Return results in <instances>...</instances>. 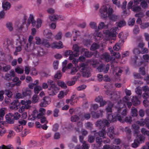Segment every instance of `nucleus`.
<instances>
[{"label":"nucleus","instance_id":"nucleus-1","mask_svg":"<svg viewBox=\"0 0 149 149\" xmlns=\"http://www.w3.org/2000/svg\"><path fill=\"white\" fill-rule=\"evenodd\" d=\"M117 109L118 113L114 116L111 113H109L108 114L107 117L108 120L106 119H104L102 120H99L96 123V126L99 127L100 129L102 128V129L97 133L95 134V136H97L98 135L100 137L105 138L106 134V132L105 130V125H108L110 123L114 122L117 120H118L121 122H123L122 119V117L119 114L120 112H118V109L117 108Z\"/></svg>","mask_w":149,"mask_h":149},{"label":"nucleus","instance_id":"nucleus-2","mask_svg":"<svg viewBox=\"0 0 149 149\" xmlns=\"http://www.w3.org/2000/svg\"><path fill=\"white\" fill-rule=\"evenodd\" d=\"M33 37L31 36H30L28 38V43H26L24 47L25 50L28 52H31V53L35 55L42 56L46 54V53L44 51L42 48L40 47H38L36 44H34L33 41Z\"/></svg>","mask_w":149,"mask_h":149},{"label":"nucleus","instance_id":"nucleus-3","mask_svg":"<svg viewBox=\"0 0 149 149\" xmlns=\"http://www.w3.org/2000/svg\"><path fill=\"white\" fill-rule=\"evenodd\" d=\"M100 12L101 17L104 18L109 17L110 19L112 21H116L119 18L118 16L112 14L113 10L108 5L103 6L100 10Z\"/></svg>","mask_w":149,"mask_h":149},{"label":"nucleus","instance_id":"nucleus-4","mask_svg":"<svg viewBox=\"0 0 149 149\" xmlns=\"http://www.w3.org/2000/svg\"><path fill=\"white\" fill-rule=\"evenodd\" d=\"M78 70L82 72V76L85 77H89L91 75L89 69L88 68L86 64L85 63H81L79 66L74 67L71 69L70 73L72 75L74 74Z\"/></svg>","mask_w":149,"mask_h":149},{"label":"nucleus","instance_id":"nucleus-5","mask_svg":"<svg viewBox=\"0 0 149 149\" xmlns=\"http://www.w3.org/2000/svg\"><path fill=\"white\" fill-rule=\"evenodd\" d=\"M129 98L128 97L125 96L122 100H120L117 103L116 106V108L118 109V111L119 112L121 111V108L125 106V104L126 103L128 107L130 108L132 105V103L131 102H129Z\"/></svg>","mask_w":149,"mask_h":149},{"label":"nucleus","instance_id":"nucleus-6","mask_svg":"<svg viewBox=\"0 0 149 149\" xmlns=\"http://www.w3.org/2000/svg\"><path fill=\"white\" fill-rule=\"evenodd\" d=\"M133 1H130L127 5V8L128 9H132V10L134 12H139L141 10V8L136 4H133Z\"/></svg>","mask_w":149,"mask_h":149},{"label":"nucleus","instance_id":"nucleus-7","mask_svg":"<svg viewBox=\"0 0 149 149\" xmlns=\"http://www.w3.org/2000/svg\"><path fill=\"white\" fill-rule=\"evenodd\" d=\"M109 67V64H107L106 66H105L104 64H102L99 65V67L97 68V70L99 72L103 71L104 73H106L108 72Z\"/></svg>","mask_w":149,"mask_h":149},{"label":"nucleus","instance_id":"nucleus-8","mask_svg":"<svg viewBox=\"0 0 149 149\" xmlns=\"http://www.w3.org/2000/svg\"><path fill=\"white\" fill-rule=\"evenodd\" d=\"M59 91L58 88L56 85L50 86L48 89V93L49 95H55Z\"/></svg>","mask_w":149,"mask_h":149},{"label":"nucleus","instance_id":"nucleus-9","mask_svg":"<svg viewBox=\"0 0 149 149\" xmlns=\"http://www.w3.org/2000/svg\"><path fill=\"white\" fill-rule=\"evenodd\" d=\"M117 28L118 27H113L111 29L110 31L107 30H104L103 31V33L107 35H111L113 36H115L117 34L116 32Z\"/></svg>","mask_w":149,"mask_h":149},{"label":"nucleus","instance_id":"nucleus-10","mask_svg":"<svg viewBox=\"0 0 149 149\" xmlns=\"http://www.w3.org/2000/svg\"><path fill=\"white\" fill-rule=\"evenodd\" d=\"M50 102V98L48 97H45L43 98L40 106L41 107H45L49 104Z\"/></svg>","mask_w":149,"mask_h":149},{"label":"nucleus","instance_id":"nucleus-11","mask_svg":"<svg viewBox=\"0 0 149 149\" xmlns=\"http://www.w3.org/2000/svg\"><path fill=\"white\" fill-rule=\"evenodd\" d=\"M52 48L60 49L62 48L63 46L62 42L59 41L58 42H54L50 45V47Z\"/></svg>","mask_w":149,"mask_h":149},{"label":"nucleus","instance_id":"nucleus-12","mask_svg":"<svg viewBox=\"0 0 149 149\" xmlns=\"http://www.w3.org/2000/svg\"><path fill=\"white\" fill-rule=\"evenodd\" d=\"M5 118L7 122L10 124H13L14 122L13 114L11 113H9L6 114L5 116Z\"/></svg>","mask_w":149,"mask_h":149},{"label":"nucleus","instance_id":"nucleus-13","mask_svg":"<svg viewBox=\"0 0 149 149\" xmlns=\"http://www.w3.org/2000/svg\"><path fill=\"white\" fill-rule=\"evenodd\" d=\"M147 1L148 0H134V3L135 4L138 5V4L141 2V6L143 8H145L148 7L147 3Z\"/></svg>","mask_w":149,"mask_h":149},{"label":"nucleus","instance_id":"nucleus-14","mask_svg":"<svg viewBox=\"0 0 149 149\" xmlns=\"http://www.w3.org/2000/svg\"><path fill=\"white\" fill-rule=\"evenodd\" d=\"M2 69L3 72H7L10 69V66L9 65L1 63L0 64V72Z\"/></svg>","mask_w":149,"mask_h":149},{"label":"nucleus","instance_id":"nucleus-15","mask_svg":"<svg viewBox=\"0 0 149 149\" xmlns=\"http://www.w3.org/2000/svg\"><path fill=\"white\" fill-rule=\"evenodd\" d=\"M113 129L114 127L113 126L109 127L108 128L107 134L111 139L113 138L115 135Z\"/></svg>","mask_w":149,"mask_h":149},{"label":"nucleus","instance_id":"nucleus-16","mask_svg":"<svg viewBox=\"0 0 149 149\" xmlns=\"http://www.w3.org/2000/svg\"><path fill=\"white\" fill-rule=\"evenodd\" d=\"M17 40L19 42V44L21 46L24 45L26 41L25 38L22 35H20L18 37V38L17 39Z\"/></svg>","mask_w":149,"mask_h":149},{"label":"nucleus","instance_id":"nucleus-17","mask_svg":"<svg viewBox=\"0 0 149 149\" xmlns=\"http://www.w3.org/2000/svg\"><path fill=\"white\" fill-rule=\"evenodd\" d=\"M31 91L28 88H24L22 89V94L24 97L31 95Z\"/></svg>","mask_w":149,"mask_h":149},{"label":"nucleus","instance_id":"nucleus-18","mask_svg":"<svg viewBox=\"0 0 149 149\" xmlns=\"http://www.w3.org/2000/svg\"><path fill=\"white\" fill-rule=\"evenodd\" d=\"M106 93L107 95L110 94L111 96L110 98H113V100H115L119 97L115 93L111 91L108 89H107Z\"/></svg>","mask_w":149,"mask_h":149},{"label":"nucleus","instance_id":"nucleus-19","mask_svg":"<svg viewBox=\"0 0 149 149\" xmlns=\"http://www.w3.org/2000/svg\"><path fill=\"white\" fill-rule=\"evenodd\" d=\"M80 48L81 47H79L77 44L73 45V49L74 56H77L79 55V51Z\"/></svg>","mask_w":149,"mask_h":149},{"label":"nucleus","instance_id":"nucleus-20","mask_svg":"<svg viewBox=\"0 0 149 149\" xmlns=\"http://www.w3.org/2000/svg\"><path fill=\"white\" fill-rule=\"evenodd\" d=\"M43 33L47 38L49 39H52V33L49 29H46L43 32Z\"/></svg>","mask_w":149,"mask_h":149},{"label":"nucleus","instance_id":"nucleus-21","mask_svg":"<svg viewBox=\"0 0 149 149\" xmlns=\"http://www.w3.org/2000/svg\"><path fill=\"white\" fill-rule=\"evenodd\" d=\"M31 23L32 25L33 26H35L36 25V21L34 20L33 18V16L31 14L28 19L27 24L28 25Z\"/></svg>","mask_w":149,"mask_h":149},{"label":"nucleus","instance_id":"nucleus-22","mask_svg":"<svg viewBox=\"0 0 149 149\" xmlns=\"http://www.w3.org/2000/svg\"><path fill=\"white\" fill-rule=\"evenodd\" d=\"M94 35L97 40H100L103 37L102 33L97 31H95L94 33Z\"/></svg>","mask_w":149,"mask_h":149},{"label":"nucleus","instance_id":"nucleus-23","mask_svg":"<svg viewBox=\"0 0 149 149\" xmlns=\"http://www.w3.org/2000/svg\"><path fill=\"white\" fill-rule=\"evenodd\" d=\"M2 7L4 10H6L10 8L11 5L9 2H3L2 3Z\"/></svg>","mask_w":149,"mask_h":149},{"label":"nucleus","instance_id":"nucleus-24","mask_svg":"<svg viewBox=\"0 0 149 149\" xmlns=\"http://www.w3.org/2000/svg\"><path fill=\"white\" fill-rule=\"evenodd\" d=\"M146 138L142 134H140L136 139L140 144L143 143L145 142Z\"/></svg>","mask_w":149,"mask_h":149},{"label":"nucleus","instance_id":"nucleus-25","mask_svg":"<svg viewBox=\"0 0 149 149\" xmlns=\"http://www.w3.org/2000/svg\"><path fill=\"white\" fill-rule=\"evenodd\" d=\"M131 99L134 105L136 106L140 104V101L136 96H133Z\"/></svg>","mask_w":149,"mask_h":149},{"label":"nucleus","instance_id":"nucleus-26","mask_svg":"<svg viewBox=\"0 0 149 149\" xmlns=\"http://www.w3.org/2000/svg\"><path fill=\"white\" fill-rule=\"evenodd\" d=\"M137 124H134L132 125V128L134 131V133L136 134H138L139 127V125H137Z\"/></svg>","mask_w":149,"mask_h":149},{"label":"nucleus","instance_id":"nucleus-27","mask_svg":"<svg viewBox=\"0 0 149 149\" xmlns=\"http://www.w3.org/2000/svg\"><path fill=\"white\" fill-rule=\"evenodd\" d=\"M149 120V119H145V120L141 119L140 121H137L136 122V123L141 126H143L145 124L146 125L148 120Z\"/></svg>","mask_w":149,"mask_h":149},{"label":"nucleus","instance_id":"nucleus-28","mask_svg":"<svg viewBox=\"0 0 149 149\" xmlns=\"http://www.w3.org/2000/svg\"><path fill=\"white\" fill-rule=\"evenodd\" d=\"M18 104L17 102L15 101H14L11 103V105L10 106V109L16 110L18 109Z\"/></svg>","mask_w":149,"mask_h":149},{"label":"nucleus","instance_id":"nucleus-29","mask_svg":"<svg viewBox=\"0 0 149 149\" xmlns=\"http://www.w3.org/2000/svg\"><path fill=\"white\" fill-rule=\"evenodd\" d=\"M102 58L105 61L109 62L111 60L110 55L107 53H105L103 54L102 57Z\"/></svg>","mask_w":149,"mask_h":149},{"label":"nucleus","instance_id":"nucleus-30","mask_svg":"<svg viewBox=\"0 0 149 149\" xmlns=\"http://www.w3.org/2000/svg\"><path fill=\"white\" fill-rule=\"evenodd\" d=\"M120 42H121L119 41V42L117 43L113 47V49L114 50L118 51L120 49L121 46L122 45Z\"/></svg>","mask_w":149,"mask_h":149},{"label":"nucleus","instance_id":"nucleus-31","mask_svg":"<svg viewBox=\"0 0 149 149\" xmlns=\"http://www.w3.org/2000/svg\"><path fill=\"white\" fill-rule=\"evenodd\" d=\"M92 115V117L94 118H97L100 117L99 113H97L94 111H90Z\"/></svg>","mask_w":149,"mask_h":149},{"label":"nucleus","instance_id":"nucleus-32","mask_svg":"<svg viewBox=\"0 0 149 149\" xmlns=\"http://www.w3.org/2000/svg\"><path fill=\"white\" fill-rule=\"evenodd\" d=\"M60 17L57 15H51L49 17V19L51 21H54L57 19L61 20Z\"/></svg>","mask_w":149,"mask_h":149},{"label":"nucleus","instance_id":"nucleus-33","mask_svg":"<svg viewBox=\"0 0 149 149\" xmlns=\"http://www.w3.org/2000/svg\"><path fill=\"white\" fill-rule=\"evenodd\" d=\"M81 53L83 52H84V54L87 57H90L92 55V53L89 51H85V49L84 48H82L81 49Z\"/></svg>","mask_w":149,"mask_h":149},{"label":"nucleus","instance_id":"nucleus-34","mask_svg":"<svg viewBox=\"0 0 149 149\" xmlns=\"http://www.w3.org/2000/svg\"><path fill=\"white\" fill-rule=\"evenodd\" d=\"M103 149H120V148L118 146L109 147V145H105L103 146Z\"/></svg>","mask_w":149,"mask_h":149},{"label":"nucleus","instance_id":"nucleus-35","mask_svg":"<svg viewBox=\"0 0 149 149\" xmlns=\"http://www.w3.org/2000/svg\"><path fill=\"white\" fill-rule=\"evenodd\" d=\"M39 101V97L38 95H34L32 97V102L33 103H35L38 102Z\"/></svg>","mask_w":149,"mask_h":149},{"label":"nucleus","instance_id":"nucleus-36","mask_svg":"<svg viewBox=\"0 0 149 149\" xmlns=\"http://www.w3.org/2000/svg\"><path fill=\"white\" fill-rule=\"evenodd\" d=\"M100 46L99 44L95 43H94L91 46L90 49L91 50H95L98 49Z\"/></svg>","mask_w":149,"mask_h":149},{"label":"nucleus","instance_id":"nucleus-37","mask_svg":"<svg viewBox=\"0 0 149 149\" xmlns=\"http://www.w3.org/2000/svg\"><path fill=\"white\" fill-rule=\"evenodd\" d=\"M42 43L43 45L49 48L50 47V44L48 40L46 39L43 40Z\"/></svg>","mask_w":149,"mask_h":149},{"label":"nucleus","instance_id":"nucleus-38","mask_svg":"<svg viewBox=\"0 0 149 149\" xmlns=\"http://www.w3.org/2000/svg\"><path fill=\"white\" fill-rule=\"evenodd\" d=\"M42 90V88L39 86H36L34 87V92L35 94H37Z\"/></svg>","mask_w":149,"mask_h":149},{"label":"nucleus","instance_id":"nucleus-39","mask_svg":"<svg viewBox=\"0 0 149 149\" xmlns=\"http://www.w3.org/2000/svg\"><path fill=\"white\" fill-rule=\"evenodd\" d=\"M76 80L77 79L76 77H74L71 81H68L67 82V85L69 86H72L75 84Z\"/></svg>","mask_w":149,"mask_h":149},{"label":"nucleus","instance_id":"nucleus-40","mask_svg":"<svg viewBox=\"0 0 149 149\" xmlns=\"http://www.w3.org/2000/svg\"><path fill=\"white\" fill-rule=\"evenodd\" d=\"M14 129L17 132H20L22 131L23 129V127L21 125H19L15 126Z\"/></svg>","mask_w":149,"mask_h":149},{"label":"nucleus","instance_id":"nucleus-41","mask_svg":"<svg viewBox=\"0 0 149 149\" xmlns=\"http://www.w3.org/2000/svg\"><path fill=\"white\" fill-rule=\"evenodd\" d=\"M57 84L58 85L62 88L65 89L67 86L62 81H59L58 82Z\"/></svg>","mask_w":149,"mask_h":149},{"label":"nucleus","instance_id":"nucleus-42","mask_svg":"<svg viewBox=\"0 0 149 149\" xmlns=\"http://www.w3.org/2000/svg\"><path fill=\"white\" fill-rule=\"evenodd\" d=\"M118 37L121 39L120 41L122 42L123 43L124 41L123 40L124 39H126V37L124 36V35L123 32H120L118 35Z\"/></svg>","mask_w":149,"mask_h":149},{"label":"nucleus","instance_id":"nucleus-43","mask_svg":"<svg viewBox=\"0 0 149 149\" xmlns=\"http://www.w3.org/2000/svg\"><path fill=\"white\" fill-rule=\"evenodd\" d=\"M141 133L144 135H146L148 136L149 139V131L147 130L144 128H142L141 129Z\"/></svg>","mask_w":149,"mask_h":149},{"label":"nucleus","instance_id":"nucleus-44","mask_svg":"<svg viewBox=\"0 0 149 149\" xmlns=\"http://www.w3.org/2000/svg\"><path fill=\"white\" fill-rule=\"evenodd\" d=\"M0 149H13V146L10 145L6 146L3 145L0 146Z\"/></svg>","mask_w":149,"mask_h":149},{"label":"nucleus","instance_id":"nucleus-45","mask_svg":"<svg viewBox=\"0 0 149 149\" xmlns=\"http://www.w3.org/2000/svg\"><path fill=\"white\" fill-rule=\"evenodd\" d=\"M15 132L12 130H9L7 137L8 139H10L13 138L15 135Z\"/></svg>","mask_w":149,"mask_h":149},{"label":"nucleus","instance_id":"nucleus-46","mask_svg":"<svg viewBox=\"0 0 149 149\" xmlns=\"http://www.w3.org/2000/svg\"><path fill=\"white\" fill-rule=\"evenodd\" d=\"M88 62L90 63L92 65V66L94 68H95L98 65V62L95 60H90L88 61Z\"/></svg>","mask_w":149,"mask_h":149},{"label":"nucleus","instance_id":"nucleus-47","mask_svg":"<svg viewBox=\"0 0 149 149\" xmlns=\"http://www.w3.org/2000/svg\"><path fill=\"white\" fill-rule=\"evenodd\" d=\"M74 33L75 36L73 37L74 39L73 40L74 41H76V38L77 37L80 35V32L79 31L77 30H74L72 31V33L74 34Z\"/></svg>","mask_w":149,"mask_h":149},{"label":"nucleus","instance_id":"nucleus-48","mask_svg":"<svg viewBox=\"0 0 149 149\" xmlns=\"http://www.w3.org/2000/svg\"><path fill=\"white\" fill-rule=\"evenodd\" d=\"M125 22L124 20H121L119 21L117 24V27L120 28L126 25Z\"/></svg>","mask_w":149,"mask_h":149},{"label":"nucleus","instance_id":"nucleus-49","mask_svg":"<svg viewBox=\"0 0 149 149\" xmlns=\"http://www.w3.org/2000/svg\"><path fill=\"white\" fill-rule=\"evenodd\" d=\"M140 144L136 139L134 140V142L132 144V146L134 148H136L138 147Z\"/></svg>","mask_w":149,"mask_h":149},{"label":"nucleus","instance_id":"nucleus-50","mask_svg":"<svg viewBox=\"0 0 149 149\" xmlns=\"http://www.w3.org/2000/svg\"><path fill=\"white\" fill-rule=\"evenodd\" d=\"M135 19L134 18H130L129 19L128 24L129 26H133L135 22Z\"/></svg>","mask_w":149,"mask_h":149},{"label":"nucleus","instance_id":"nucleus-51","mask_svg":"<svg viewBox=\"0 0 149 149\" xmlns=\"http://www.w3.org/2000/svg\"><path fill=\"white\" fill-rule=\"evenodd\" d=\"M149 26V23L146 22L142 23L140 24V28L142 29H144L147 28Z\"/></svg>","mask_w":149,"mask_h":149},{"label":"nucleus","instance_id":"nucleus-52","mask_svg":"<svg viewBox=\"0 0 149 149\" xmlns=\"http://www.w3.org/2000/svg\"><path fill=\"white\" fill-rule=\"evenodd\" d=\"M112 104H109L106 108V110L107 112V114L111 113L112 111Z\"/></svg>","mask_w":149,"mask_h":149},{"label":"nucleus","instance_id":"nucleus-53","mask_svg":"<svg viewBox=\"0 0 149 149\" xmlns=\"http://www.w3.org/2000/svg\"><path fill=\"white\" fill-rule=\"evenodd\" d=\"M15 71L18 74H22L24 72V69L21 68L20 67H17L15 68Z\"/></svg>","mask_w":149,"mask_h":149},{"label":"nucleus","instance_id":"nucleus-54","mask_svg":"<svg viewBox=\"0 0 149 149\" xmlns=\"http://www.w3.org/2000/svg\"><path fill=\"white\" fill-rule=\"evenodd\" d=\"M62 34L61 32H58L55 36V39L56 40H60L62 37Z\"/></svg>","mask_w":149,"mask_h":149},{"label":"nucleus","instance_id":"nucleus-55","mask_svg":"<svg viewBox=\"0 0 149 149\" xmlns=\"http://www.w3.org/2000/svg\"><path fill=\"white\" fill-rule=\"evenodd\" d=\"M4 79L6 80L9 81L12 79V77L11 76L10 74L9 73H6L3 77Z\"/></svg>","mask_w":149,"mask_h":149},{"label":"nucleus","instance_id":"nucleus-56","mask_svg":"<svg viewBox=\"0 0 149 149\" xmlns=\"http://www.w3.org/2000/svg\"><path fill=\"white\" fill-rule=\"evenodd\" d=\"M116 72V74L117 76H119L122 72V70L120 68H117L115 70L114 72Z\"/></svg>","mask_w":149,"mask_h":149},{"label":"nucleus","instance_id":"nucleus-57","mask_svg":"<svg viewBox=\"0 0 149 149\" xmlns=\"http://www.w3.org/2000/svg\"><path fill=\"white\" fill-rule=\"evenodd\" d=\"M132 116H136L137 115V111L136 109L132 108L131 109Z\"/></svg>","mask_w":149,"mask_h":149},{"label":"nucleus","instance_id":"nucleus-58","mask_svg":"<svg viewBox=\"0 0 149 149\" xmlns=\"http://www.w3.org/2000/svg\"><path fill=\"white\" fill-rule=\"evenodd\" d=\"M5 94L8 97H11L13 95L12 92L8 90H5Z\"/></svg>","mask_w":149,"mask_h":149},{"label":"nucleus","instance_id":"nucleus-59","mask_svg":"<svg viewBox=\"0 0 149 149\" xmlns=\"http://www.w3.org/2000/svg\"><path fill=\"white\" fill-rule=\"evenodd\" d=\"M31 74L32 75H36L38 74V72L34 68L31 69Z\"/></svg>","mask_w":149,"mask_h":149},{"label":"nucleus","instance_id":"nucleus-60","mask_svg":"<svg viewBox=\"0 0 149 149\" xmlns=\"http://www.w3.org/2000/svg\"><path fill=\"white\" fill-rule=\"evenodd\" d=\"M139 32V29L138 26H135L133 30V33L134 34L136 35L138 34Z\"/></svg>","mask_w":149,"mask_h":149},{"label":"nucleus","instance_id":"nucleus-61","mask_svg":"<svg viewBox=\"0 0 149 149\" xmlns=\"http://www.w3.org/2000/svg\"><path fill=\"white\" fill-rule=\"evenodd\" d=\"M79 119V117L77 115H74L72 116L70 118L71 121L72 122H76Z\"/></svg>","mask_w":149,"mask_h":149},{"label":"nucleus","instance_id":"nucleus-62","mask_svg":"<svg viewBox=\"0 0 149 149\" xmlns=\"http://www.w3.org/2000/svg\"><path fill=\"white\" fill-rule=\"evenodd\" d=\"M90 26L92 29H95L97 28V25L96 23L94 22H92L89 24Z\"/></svg>","mask_w":149,"mask_h":149},{"label":"nucleus","instance_id":"nucleus-63","mask_svg":"<svg viewBox=\"0 0 149 149\" xmlns=\"http://www.w3.org/2000/svg\"><path fill=\"white\" fill-rule=\"evenodd\" d=\"M6 26L9 30L11 31L13 30V25L11 23L8 22L6 24Z\"/></svg>","mask_w":149,"mask_h":149},{"label":"nucleus","instance_id":"nucleus-64","mask_svg":"<svg viewBox=\"0 0 149 149\" xmlns=\"http://www.w3.org/2000/svg\"><path fill=\"white\" fill-rule=\"evenodd\" d=\"M143 57L145 62L149 63V56L148 54L143 55Z\"/></svg>","mask_w":149,"mask_h":149}]
</instances>
